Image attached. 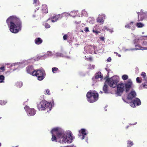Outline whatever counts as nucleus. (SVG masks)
<instances>
[{
    "mask_svg": "<svg viewBox=\"0 0 147 147\" xmlns=\"http://www.w3.org/2000/svg\"><path fill=\"white\" fill-rule=\"evenodd\" d=\"M34 41L36 44L39 45L42 42V40L40 38H38L35 39Z\"/></svg>",
    "mask_w": 147,
    "mask_h": 147,
    "instance_id": "f3484780",
    "label": "nucleus"
},
{
    "mask_svg": "<svg viewBox=\"0 0 147 147\" xmlns=\"http://www.w3.org/2000/svg\"><path fill=\"white\" fill-rule=\"evenodd\" d=\"M10 31L12 33H16L21 30L22 22L20 19L15 16H11L6 20Z\"/></svg>",
    "mask_w": 147,
    "mask_h": 147,
    "instance_id": "f257e3e1",
    "label": "nucleus"
},
{
    "mask_svg": "<svg viewBox=\"0 0 147 147\" xmlns=\"http://www.w3.org/2000/svg\"><path fill=\"white\" fill-rule=\"evenodd\" d=\"M16 86L19 88L21 87L23 85L22 82H18L16 84Z\"/></svg>",
    "mask_w": 147,
    "mask_h": 147,
    "instance_id": "4be33fe9",
    "label": "nucleus"
},
{
    "mask_svg": "<svg viewBox=\"0 0 147 147\" xmlns=\"http://www.w3.org/2000/svg\"><path fill=\"white\" fill-rule=\"evenodd\" d=\"M122 78L123 80H125L128 79V77L126 75H124L122 76Z\"/></svg>",
    "mask_w": 147,
    "mask_h": 147,
    "instance_id": "c756f323",
    "label": "nucleus"
},
{
    "mask_svg": "<svg viewBox=\"0 0 147 147\" xmlns=\"http://www.w3.org/2000/svg\"><path fill=\"white\" fill-rule=\"evenodd\" d=\"M140 87L141 88L142 87H143L144 88H147V79L145 80V82L142 83V84L140 85Z\"/></svg>",
    "mask_w": 147,
    "mask_h": 147,
    "instance_id": "aec40b11",
    "label": "nucleus"
},
{
    "mask_svg": "<svg viewBox=\"0 0 147 147\" xmlns=\"http://www.w3.org/2000/svg\"><path fill=\"white\" fill-rule=\"evenodd\" d=\"M100 40H104V38L103 37H101L100 38Z\"/></svg>",
    "mask_w": 147,
    "mask_h": 147,
    "instance_id": "ea45409f",
    "label": "nucleus"
},
{
    "mask_svg": "<svg viewBox=\"0 0 147 147\" xmlns=\"http://www.w3.org/2000/svg\"><path fill=\"white\" fill-rule=\"evenodd\" d=\"M103 76H102L101 73L100 72H98V73H96V75L95 76V78L96 79H98L99 78L101 79L103 78Z\"/></svg>",
    "mask_w": 147,
    "mask_h": 147,
    "instance_id": "412c9836",
    "label": "nucleus"
},
{
    "mask_svg": "<svg viewBox=\"0 0 147 147\" xmlns=\"http://www.w3.org/2000/svg\"><path fill=\"white\" fill-rule=\"evenodd\" d=\"M44 26L45 28H49L50 27L49 24L47 23H45L44 24Z\"/></svg>",
    "mask_w": 147,
    "mask_h": 147,
    "instance_id": "473e14b6",
    "label": "nucleus"
},
{
    "mask_svg": "<svg viewBox=\"0 0 147 147\" xmlns=\"http://www.w3.org/2000/svg\"><path fill=\"white\" fill-rule=\"evenodd\" d=\"M64 14V13L61 14H59L57 15H55L53 17H51V19L52 22H56L59 19H61L63 17Z\"/></svg>",
    "mask_w": 147,
    "mask_h": 147,
    "instance_id": "1a4fd4ad",
    "label": "nucleus"
},
{
    "mask_svg": "<svg viewBox=\"0 0 147 147\" xmlns=\"http://www.w3.org/2000/svg\"><path fill=\"white\" fill-rule=\"evenodd\" d=\"M141 104L140 100L138 98H136L130 102L131 106L132 107H135L136 106H139Z\"/></svg>",
    "mask_w": 147,
    "mask_h": 147,
    "instance_id": "6e6552de",
    "label": "nucleus"
},
{
    "mask_svg": "<svg viewBox=\"0 0 147 147\" xmlns=\"http://www.w3.org/2000/svg\"><path fill=\"white\" fill-rule=\"evenodd\" d=\"M1 146V143H0V146Z\"/></svg>",
    "mask_w": 147,
    "mask_h": 147,
    "instance_id": "8fccbe9b",
    "label": "nucleus"
},
{
    "mask_svg": "<svg viewBox=\"0 0 147 147\" xmlns=\"http://www.w3.org/2000/svg\"><path fill=\"white\" fill-rule=\"evenodd\" d=\"M45 12V13H48V11L47 10H46V11Z\"/></svg>",
    "mask_w": 147,
    "mask_h": 147,
    "instance_id": "37998d69",
    "label": "nucleus"
},
{
    "mask_svg": "<svg viewBox=\"0 0 147 147\" xmlns=\"http://www.w3.org/2000/svg\"><path fill=\"white\" fill-rule=\"evenodd\" d=\"M109 85L111 87L115 88L117 86V90L116 93L119 96H121L125 89V85L123 83L117 85L119 81L117 79H114V77L108 78L106 80Z\"/></svg>",
    "mask_w": 147,
    "mask_h": 147,
    "instance_id": "7ed1b4c3",
    "label": "nucleus"
},
{
    "mask_svg": "<svg viewBox=\"0 0 147 147\" xmlns=\"http://www.w3.org/2000/svg\"><path fill=\"white\" fill-rule=\"evenodd\" d=\"M141 75L144 78L146 76V74L144 72H142Z\"/></svg>",
    "mask_w": 147,
    "mask_h": 147,
    "instance_id": "c9c22d12",
    "label": "nucleus"
},
{
    "mask_svg": "<svg viewBox=\"0 0 147 147\" xmlns=\"http://www.w3.org/2000/svg\"><path fill=\"white\" fill-rule=\"evenodd\" d=\"M127 146L128 147H131L133 145V142L131 141H128L127 142Z\"/></svg>",
    "mask_w": 147,
    "mask_h": 147,
    "instance_id": "b1692460",
    "label": "nucleus"
},
{
    "mask_svg": "<svg viewBox=\"0 0 147 147\" xmlns=\"http://www.w3.org/2000/svg\"><path fill=\"white\" fill-rule=\"evenodd\" d=\"M53 129L54 128L52 129L51 131V133L52 134V137L51 138V140L53 141H55V142H57L58 138H57L56 137L55 135V134H56L55 133V131H53Z\"/></svg>",
    "mask_w": 147,
    "mask_h": 147,
    "instance_id": "4468645a",
    "label": "nucleus"
},
{
    "mask_svg": "<svg viewBox=\"0 0 147 147\" xmlns=\"http://www.w3.org/2000/svg\"><path fill=\"white\" fill-rule=\"evenodd\" d=\"M114 53L116 55H118V53H117L116 52H114Z\"/></svg>",
    "mask_w": 147,
    "mask_h": 147,
    "instance_id": "79ce46f5",
    "label": "nucleus"
},
{
    "mask_svg": "<svg viewBox=\"0 0 147 147\" xmlns=\"http://www.w3.org/2000/svg\"><path fill=\"white\" fill-rule=\"evenodd\" d=\"M136 48L135 49L136 50H146L147 48L145 47H142L140 45L138 44L135 45Z\"/></svg>",
    "mask_w": 147,
    "mask_h": 147,
    "instance_id": "2eb2a0df",
    "label": "nucleus"
},
{
    "mask_svg": "<svg viewBox=\"0 0 147 147\" xmlns=\"http://www.w3.org/2000/svg\"><path fill=\"white\" fill-rule=\"evenodd\" d=\"M63 40H66L67 38V34H65L63 37Z\"/></svg>",
    "mask_w": 147,
    "mask_h": 147,
    "instance_id": "72a5a7b5",
    "label": "nucleus"
},
{
    "mask_svg": "<svg viewBox=\"0 0 147 147\" xmlns=\"http://www.w3.org/2000/svg\"><path fill=\"white\" fill-rule=\"evenodd\" d=\"M144 24L141 23H138L136 24V26L138 28H142L144 26Z\"/></svg>",
    "mask_w": 147,
    "mask_h": 147,
    "instance_id": "cd10ccee",
    "label": "nucleus"
},
{
    "mask_svg": "<svg viewBox=\"0 0 147 147\" xmlns=\"http://www.w3.org/2000/svg\"><path fill=\"white\" fill-rule=\"evenodd\" d=\"M86 96L87 100L90 103H93L98 100V94L96 92L90 90L87 93Z\"/></svg>",
    "mask_w": 147,
    "mask_h": 147,
    "instance_id": "39448f33",
    "label": "nucleus"
},
{
    "mask_svg": "<svg viewBox=\"0 0 147 147\" xmlns=\"http://www.w3.org/2000/svg\"><path fill=\"white\" fill-rule=\"evenodd\" d=\"M136 81L137 83H140L142 82V78L139 77H137L136 79Z\"/></svg>",
    "mask_w": 147,
    "mask_h": 147,
    "instance_id": "bb28decb",
    "label": "nucleus"
},
{
    "mask_svg": "<svg viewBox=\"0 0 147 147\" xmlns=\"http://www.w3.org/2000/svg\"><path fill=\"white\" fill-rule=\"evenodd\" d=\"M133 22H131L130 23L127 24L125 26L126 28H130L131 26H133Z\"/></svg>",
    "mask_w": 147,
    "mask_h": 147,
    "instance_id": "5701e85b",
    "label": "nucleus"
},
{
    "mask_svg": "<svg viewBox=\"0 0 147 147\" xmlns=\"http://www.w3.org/2000/svg\"><path fill=\"white\" fill-rule=\"evenodd\" d=\"M109 31L111 32H113V31H112V30H109Z\"/></svg>",
    "mask_w": 147,
    "mask_h": 147,
    "instance_id": "49530a36",
    "label": "nucleus"
},
{
    "mask_svg": "<svg viewBox=\"0 0 147 147\" xmlns=\"http://www.w3.org/2000/svg\"><path fill=\"white\" fill-rule=\"evenodd\" d=\"M100 93H103V92L102 91H100Z\"/></svg>",
    "mask_w": 147,
    "mask_h": 147,
    "instance_id": "09e8293b",
    "label": "nucleus"
},
{
    "mask_svg": "<svg viewBox=\"0 0 147 147\" xmlns=\"http://www.w3.org/2000/svg\"><path fill=\"white\" fill-rule=\"evenodd\" d=\"M38 0H34V3H37Z\"/></svg>",
    "mask_w": 147,
    "mask_h": 147,
    "instance_id": "a19ab883",
    "label": "nucleus"
},
{
    "mask_svg": "<svg viewBox=\"0 0 147 147\" xmlns=\"http://www.w3.org/2000/svg\"><path fill=\"white\" fill-rule=\"evenodd\" d=\"M0 69L1 70H2L3 71H4L5 70V67L4 66H2L0 67Z\"/></svg>",
    "mask_w": 147,
    "mask_h": 147,
    "instance_id": "4c0bfd02",
    "label": "nucleus"
},
{
    "mask_svg": "<svg viewBox=\"0 0 147 147\" xmlns=\"http://www.w3.org/2000/svg\"><path fill=\"white\" fill-rule=\"evenodd\" d=\"M118 56L119 57H120L121 56V55L120 54H119L118 55Z\"/></svg>",
    "mask_w": 147,
    "mask_h": 147,
    "instance_id": "a18cd8bd",
    "label": "nucleus"
},
{
    "mask_svg": "<svg viewBox=\"0 0 147 147\" xmlns=\"http://www.w3.org/2000/svg\"><path fill=\"white\" fill-rule=\"evenodd\" d=\"M105 29L107 30H108V29H107V27H105Z\"/></svg>",
    "mask_w": 147,
    "mask_h": 147,
    "instance_id": "de8ad7c7",
    "label": "nucleus"
},
{
    "mask_svg": "<svg viewBox=\"0 0 147 147\" xmlns=\"http://www.w3.org/2000/svg\"><path fill=\"white\" fill-rule=\"evenodd\" d=\"M50 90H49L48 89H47L46 90L44 91V93L45 95L47 94L48 95H50Z\"/></svg>",
    "mask_w": 147,
    "mask_h": 147,
    "instance_id": "c85d7f7f",
    "label": "nucleus"
},
{
    "mask_svg": "<svg viewBox=\"0 0 147 147\" xmlns=\"http://www.w3.org/2000/svg\"><path fill=\"white\" fill-rule=\"evenodd\" d=\"M37 107L39 110H46L47 112L51 109L52 106L50 103L45 100H42L38 103Z\"/></svg>",
    "mask_w": 147,
    "mask_h": 147,
    "instance_id": "20e7f679",
    "label": "nucleus"
},
{
    "mask_svg": "<svg viewBox=\"0 0 147 147\" xmlns=\"http://www.w3.org/2000/svg\"><path fill=\"white\" fill-rule=\"evenodd\" d=\"M136 94L135 91H131L128 94L127 98L129 100H132L133 98L135 97L136 96Z\"/></svg>",
    "mask_w": 147,
    "mask_h": 147,
    "instance_id": "ddd939ff",
    "label": "nucleus"
},
{
    "mask_svg": "<svg viewBox=\"0 0 147 147\" xmlns=\"http://www.w3.org/2000/svg\"><path fill=\"white\" fill-rule=\"evenodd\" d=\"M132 84V82L130 80H129L125 84V89L126 92H128L131 88Z\"/></svg>",
    "mask_w": 147,
    "mask_h": 147,
    "instance_id": "9d476101",
    "label": "nucleus"
},
{
    "mask_svg": "<svg viewBox=\"0 0 147 147\" xmlns=\"http://www.w3.org/2000/svg\"><path fill=\"white\" fill-rule=\"evenodd\" d=\"M53 131L55 132L60 143H70L72 142L73 138L72 134L71 132H69L65 134L58 127L54 128Z\"/></svg>",
    "mask_w": 147,
    "mask_h": 147,
    "instance_id": "f03ea898",
    "label": "nucleus"
},
{
    "mask_svg": "<svg viewBox=\"0 0 147 147\" xmlns=\"http://www.w3.org/2000/svg\"><path fill=\"white\" fill-rule=\"evenodd\" d=\"M89 59L90 60H91L92 59V58L91 57H90L89 58Z\"/></svg>",
    "mask_w": 147,
    "mask_h": 147,
    "instance_id": "c03bdc74",
    "label": "nucleus"
},
{
    "mask_svg": "<svg viewBox=\"0 0 147 147\" xmlns=\"http://www.w3.org/2000/svg\"><path fill=\"white\" fill-rule=\"evenodd\" d=\"M79 132L80 133L81 132L82 135V136L81 139L82 140L84 139L85 138V136L87 134L85 129H81V131H79Z\"/></svg>",
    "mask_w": 147,
    "mask_h": 147,
    "instance_id": "dca6fc26",
    "label": "nucleus"
},
{
    "mask_svg": "<svg viewBox=\"0 0 147 147\" xmlns=\"http://www.w3.org/2000/svg\"><path fill=\"white\" fill-rule=\"evenodd\" d=\"M93 32L94 33H95L96 34H98V33H99V31H98L97 30H95L94 29L93 30Z\"/></svg>",
    "mask_w": 147,
    "mask_h": 147,
    "instance_id": "e433bc0d",
    "label": "nucleus"
},
{
    "mask_svg": "<svg viewBox=\"0 0 147 147\" xmlns=\"http://www.w3.org/2000/svg\"><path fill=\"white\" fill-rule=\"evenodd\" d=\"M4 76L3 75H0V83H3L4 82Z\"/></svg>",
    "mask_w": 147,
    "mask_h": 147,
    "instance_id": "393cba45",
    "label": "nucleus"
},
{
    "mask_svg": "<svg viewBox=\"0 0 147 147\" xmlns=\"http://www.w3.org/2000/svg\"><path fill=\"white\" fill-rule=\"evenodd\" d=\"M58 70V68L56 67H53L52 69V71L53 73H56Z\"/></svg>",
    "mask_w": 147,
    "mask_h": 147,
    "instance_id": "a878e982",
    "label": "nucleus"
},
{
    "mask_svg": "<svg viewBox=\"0 0 147 147\" xmlns=\"http://www.w3.org/2000/svg\"><path fill=\"white\" fill-rule=\"evenodd\" d=\"M6 102L4 101L3 100H0V104L1 105H5Z\"/></svg>",
    "mask_w": 147,
    "mask_h": 147,
    "instance_id": "2f4dec72",
    "label": "nucleus"
},
{
    "mask_svg": "<svg viewBox=\"0 0 147 147\" xmlns=\"http://www.w3.org/2000/svg\"><path fill=\"white\" fill-rule=\"evenodd\" d=\"M105 17V16L104 15H99L96 19L97 22L100 23V24H103Z\"/></svg>",
    "mask_w": 147,
    "mask_h": 147,
    "instance_id": "9b49d317",
    "label": "nucleus"
},
{
    "mask_svg": "<svg viewBox=\"0 0 147 147\" xmlns=\"http://www.w3.org/2000/svg\"><path fill=\"white\" fill-rule=\"evenodd\" d=\"M24 109L26 111L28 116H32L34 115L36 113V111L34 109H31L27 106L24 107Z\"/></svg>",
    "mask_w": 147,
    "mask_h": 147,
    "instance_id": "0eeeda50",
    "label": "nucleus"
},
{
    "mask_svg": "<svg viewBox=\"0 0 147 147\" xmlns=\"http://www.w3.org/2000/svg\"><path fill=\"white\" fill-rule=\"evenodd\" d=\"M103 90L104 92L105 93L107 94L109 93L108 90V86L107 85L105 84L103 87Z\"/></svg>",
    "mask_w": 147,
    "mask_h": 147,
    "instance_id": "a211bd4d",
    "label": "nucleus"
},
{
    "mask_svg": "<svg viewBox=\"0 0 147 147\" xmlns=\"http://www.w3.org/2000/svg\"><path fill=\"white\" fill-rule=\"evenodd\" d=\"M138 21H142L144 19V16L143 14H141V13L138 12Z\"/></svg>",
    "mask_w": 147,
    "mask_h": 147,
    "instance_id": "6ab92c4d",
    "label": "nucleus"
},
{
    "mask_svg": "<svg viewBox=\"0 0 147 147\" xmlns=\"http://www.w3.org/2000/svg\"><path fill=\"white\" fill-rule=\"evenodd\" d=\"M84 31L86 32H87L89 31V29L88 27H86L84 30Z\"/></svg>",
    "mask_w": 147,
    "mask_h": 147,
    "instance_id": "f704fd0d",
    "label": "nucleus"
},
{
    "mask_svg": "<svg viewBox=\"0 0 147 147\" xmlns=\"http://www.w3.org/2000/svg\"><path fill=\"white\" fill-rule=\"evenodd\" d=\"M26 70L28 73L31 74L34 71H36L34 70L33 67L32 65L28 66L26 68Z\"/></svg>",
    "mask_w": 147,
    "mask_h": 147,
    "instance_id": "f8f14e48",
    "label": "nucleus"
},
{
    "mask_svg": "<svg viewBox=\"0 0 147 147\" xmlns=\"http://www.w3.org/2000/svg\"><path fill=\"white\" fill-rule=\"evenodd\" d=\"M32 75L36 76L38 80L41 81L44 78L46 74L44 70L38 69L37 71H34L32 73Z\"/></svg>",
    "mask_w": 147,
    "mask_h": 147,
    "instance_id": "423d86ee",
    "label": "nucleus"
},
{
    "mask_svg": "<svg viewBox=\"0 0 147 147\" xmlns=\"http://www.w3.org/2000/svg\"><path fill=\"white\" fill-rule=\"evenodd\" d=\"M107 61L108 62H110L111 61V57H109L107 59Z\"/></svg>",
    "mask_w": 147,
    "mask_h": 147,
    "instance_id": "58836bf2",
    "label": "nucleus"
},
{
    "mask_svg": "<svg viewBox=\"0 0 147 147\" xmlns=\"http://www.w3.org/2000/svg\"><path fill=\"white\" fill-rule=\"evenodd\" d=\"M143 39V38H142V39H135L134 41V44L136 43H138V41H139L140 40H142Z\"/></svg>",
    "mask_w": 147,
    "mask_h": 147,
    "instance_id": "7c9ffc66",
    "label": "nucleus"
}]
</instances>
